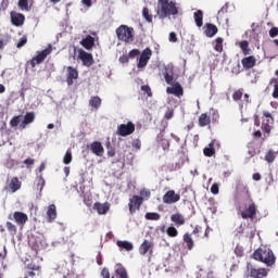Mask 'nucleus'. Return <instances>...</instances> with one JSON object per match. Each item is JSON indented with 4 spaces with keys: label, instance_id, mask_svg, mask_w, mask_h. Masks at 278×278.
I'll return each mask as SVG.
<instances>
[{
    "label": "nucleus",
    "instance_id": "f257e3e1",
    "mask_svg": "<svg viewBox=\"0 0 278 278\" xmlns=\"http://www.w3.org/2000/svg\"><path fill=\"white\" fill-rule=\"evenodd\" d=\"M156 14L159 18H169V16H177L179 14V7L177 2L170 0H157Z\"/></svg>",
    "mask_w": 278,
    "mask_h": 278
},
{
    "label": "nucleus",
    "instance_id": "f03ea898",
    "mask_svg": "<svg viewBox=\"0 0 278 278\" xmlns=\"http://www.w3.org/2000/svg\"><path fill=\"white\" fill-rule=\"evenodd\" d=\"M252 257L256 262H262L267 266H275V262L277 260L273 250L267 247L258 248L257 250H255L252 254Z\"/></svg>",
    "mask_w": 278,
    "mask_h": 278
},
{
    "label": "nucleus",
    "instance_id": "7ed1b4c3",
    "mask_svg": "<svg viewBox=\"0 0 278 278\" xmlns=\"http://www.w3.org/2000/svg\"><path fill=\"white\" fill-rule=\"evenodd\" d=\"M241 210V218L247 220V218H255L257 216V206H255V202L252 199H249L244 204L240 206Z\"/></svg>",
    "mask_w": 278,
    "mask_h": 278
},
{
    "label": "nucleus",
    "instance_id": "20e7f679",
    "mask_svg": "<svg viewBox=\"0 0 278 278\" xmlns=\"http://www.w3.org/2000/svg\"><path fill=\"white\" fill-rule=\"evenodd\" d=\"M52 52H53V47L49 45L42 51H38L36 56H34L30 61H28L27 64H30L31 68H36V66H38V64H42V62L47 60V56L51 55Z\"/></svg>",
    "mask_w": 278,
    "mask_h": 278
},
{
    "label": "nucleus",
    "instance_id": "39448f33",
    "mask_svg": "<svg viewBox=\"0 0 278 278\" xmlns=\"http://www.w3.org/2000/svg\"><path fill=\"white\" fill-rule=\"evenodd\" d=\"M134 27H129L127 25H121L116 29V35L118 40H122V42H131L134 40Z\"/></svg>",
    "mask_w": 278,
    "mask_h": 278
},
{
    "label": "nucleus",
    "instance_id": "423d86ee",
    "mask_svg": "<svg viewBox=\"0 0 278 278\" xmlns=\"http://www.w3.org/2000/svg\"><path fill=\"white\" fill-rule=\"evenodd\" d=\"M245 275L249 278H265L268 277V270L266 268H255L251 264H248Z\"/></svg>",
    "mask_w": 278,
    "mask_h": 278
},
{
    "label": "nucleus",
    "instance_id": "0eeeda50",
    "mask_svg": "<svg viewBox=\"0 0 278 278\" xmlns=\"http://www.w3.org/2000/svg\"><path fill=\"white\" fill-rule=\"evenodd\" d=\"M136 131V125L131 122H128L127 124H121L117 126L116 134L117 136H122V138H125L127 136H131Z\"/></svg>",
    "mask_w": 278,
    "mask_h": 278
},
{
    "label": "nucleus",
    "instance_id": "6e6552de",
    "mask_svg": "<svg viewBox=\"0 0 278 278\" xmlns=\"http://www.w3.org/2000/svg\"><path fill=\"white\" fill-rule=\"evenodd\" d=\"M151 55H153L151 48H146L137 59V68H146L149 60H151Z\"/></svg>",
    "mask_w": 278,
    "mask_h": 278
},
{
    "label": "nucleus",
    "instance_id": "1a4fd4ad",
    "mask_svg": "<svg viewBox=\"0 0 278 278\" xmlns=\"http://www.w3.org/2000/svg\"><path fill=\"white\" fill-rule=\"evenodd\" d=\"M263 121H262V126L261 129L265 131V134H270L273 127V123H275V118H273V115L268 113V111L263 112Z\"/></svg>",
    "mask_w": 278,
    "mask_h": 278
},
{
    "label": "nucleus",
    "instance_id": "9d476101",
    "mask_svg": "<svg viewBox=\"0 0 278 278\" xmlns=\"http://www.w3.org/2000/svg\"><path fill=\"white\" fill-rule=\"evenodd\" d=\"M142 203H144V199L142 197L132 195L128 202V207H129L130 214L138 212V210H140V207L142 206Z\"/></svg>",
    "mask_w": 278,
    "mask_h": 278
},
{
    "label": "nucleus",
    "instance_id": "9b49d317",
    "mask_svg": "<svg viewBox=\"0 0 278 278\" xmlns=\"http://www.w3.org/2000/svg\"><path fill=\"white\" fill-rule=\"evenodd\" d=\"M178 201H181V195L176 193L175 190H168L163 195V203L166 205H173V203H178Z\"/></svg>",
    "mask_w": 278,
    "mask_h": 278
},
{
    "label": "nucleus",
    "instance_id": "f8f14e48",
    "mask_svg": "<svg viewBox=\"0 0 278 278\" xmlns=\"http://www.w3.org/2000/svg\"><path fill=\"white\" fill-rule=\"evenodd\" d=\"M78 59L83 62V66H87L88 68H90V66L94 64V59L92 58V54L84 50L78 51Z\"/></svg>",
    "mask_w": 278,
    "mask_h": 278
},
{
    "label": "nucleus",
    "instance_id": "ddd939ff",
    "mask_svg": "<svg viewBox=\"0 0 278 278\" xmlns=\"http://www.w3.org/2000/svg\"><path fill=\"white\" fill-rule=\"evenodd\" d=\"M167 94H174V97H178V99H181L184 97V87L179 83H174L172 87L166 88Z\"/></svg>",
    "mask_w": 278,
    "mask_h": 278
},
{
    "label": "nucleus",
    "instance_id": "4468645a",
    "mask_svg": "<svg viewBox=\"0 0 278 278\" xmlns=\"http://www.w3.org/2000/svg\"><path fill=\"white\" fill-rule=\"evenodd\" d=\"M153 241H149L147 239L143 240L139 247V255H147V253H149V255H153Z\"/></svg>",
    "mask_w": 278,
    "mask_h": 278
},
{
    "label": "nucleus",
    "instance_id": "2eb2a0df",
    "mask_svg": "<svg viewBox=\"0 0 278 278\" xmlns=\"http://www.w3.org/2000/svg\"><path fill=\"white\" fill-rule=\"evenodd\" d=\"M78 78H79V72L75 67L68 66L67 76H66L67 86H73L75 79H78Z\"/></svg>",
    "mask_w": 278,
    "mask_h": 278
},
{
    "label": "nucleus",
    "instance_id": "dca6fc26",
    "mask_svg": "<svg viewBox=\"0 0 278 278\" xmlns=\"http://www.w3.org/2000/svg\"><path fill=\"white\" fill-rule=\"evenodd\" d=\"M13 219L15 220L16 225H20V227H25V224L29 220V217L27 214L17 211L13 213Z\"/></svg>",
    "mask_w": 278,
    "mask_h": 278
},
{
    "label": "nucleus",
    "instance_id": "f3484780",
    "mask_svg": "<svg viewBox=\"0 0 278 278\" xmlns=\"http://www.w3.org/2000/svg\"><path fill=\"white\" fill-rule=\"evenodd\" d=\"M11 23L15 27H21L25 23V15L23 13L11 12Z\"/></svg>",
    "mask_w": 278,
    "mask_h": 278
},
{
    "label": "nucleus",
    "instance_id": "a211bd4d",
    "mask_svg": "<svg viewBox=\"0 0 278 278\" xmlns=\"http://www.w3.org/2000/svg\"><path fill=\"white\" fill-rule=\"evenodd\" d=\"M241 64L245 71H251L257 64V59L254 55L245 56L241 60Z\"/></svg>",
    "mask_w": 278,
    "mask_h": 278
},
{
    "label": "nucleus",
    "instance_id": "6ab92c4d",
    "mask_svg": "<svg viewBox=\"0 0 278 278\" xmlns=\"http://www.w3.org/2000/svg\"><path fill=\"white\" fill-rule=\"evenodd\" d=\"M170 220L176 225V227H182V225H186V216L181 213L172 214Z\"/></svg>",
    "mask_w": 278,
    "mask_h": 278
},
{
    "label": "nucleus",
    "instance_id": "aec40b11",
    "mask_svg": "<svg viewBox=\"0 0 278 278\" xmlns=\"http://www.w3.org/2000/svg\"><path fill=\"white\" fill-rule=\"evenodd\" d=\"M93 210H96L100 215L108 214V212H110V203L96 202L93 204Z\"/></svg>",
    "mask_w": 278,
    "mask_h": 278
},
{
    "label": "nucleus",
    "instance_id": "412c9836",
    "mask_svg": "<svg viewBox=\"0 0 278 278\" xmlns=\"http://www.w3.org/2000/svg\"><path fill=\"white\" fill-rule=\"evenodd\" d=\"M114 278H129L127 268L123 264L115 265V277Z\"/></svg>",
    "mask_w": 278,
    "mask_h": 278
},
{
    "label": "nucleus",
    "instance_id": "4be33fe9",
    "mask_svg": "<svg viewBox=\"0 0 278 278\" xmlns=\"http://www.w3.org/2000/svg\"><path fill=\"white\" fill-rule=\"evenodd\" d=\"M91 152L97 155L98 157H101L104 153V149H103V146L101 144V142L99 141H94L91 143Z\"/></svg>",
    "mask_w": 278,
    "mask_h": 278
},
{
    "label": "nucleus",
    "instance_id": "5701e85b",
    "mask_svg": "<svg viewBox=\"0 0 278 278\" xmlns=\"http://www.w3.org/2000/svg\"><path fill=\"white\" fill-rule=\"evenodd\" d=\"M55 218H58V211L55 208V204H50L47 211V222L53 223Z\"/></svg>",
    "mask_w": 278,
    "mask_h": 278
},
{
    "label": "nucleus",
    "instance_id": "b1692460",
    "mask_svg": "<svg viewBox=\"0 0 278 278\" xmlns=\"http://www.w3.org/2000/svg\"><path fill=\"white\" fill-rule=\"evenodd\" d=\"M34 121H36V114H34V112L26 113L22 124L20 125L21 129H25V127L34 123Z\"/></svg>",
    "mask_w": 278,
    "mask_h": 278
},
{
    "label": "nucleus",
    "instance_id": "393cba45",
    "mask_svg": "<svg viewBox=\"0 0 278 278\" xmlns=\"http://www.w3.org/2000/svg\"><path fill=\"white\" fill-rule=\"evenodd\" d=\"M210 123H212V116L210 114L202 113L199 116V119H198L199 127H207V125H210Z\"/></svg>",
    "mask_w": 278,
    "mask_h": 278
},
{
    "label": "nucleus",
    "instance_id": "a878e982",
    "mask_svg": "<svg viewBox=\"0 0 278 278\" xmlns=\"http://www.w3.org/2000/svg\"><path fill=\"white\" fill-rule=\"evenodd\" d=\"M17 5L22 12H29L34 5V0H18Z\"/></svg>",
    "mask_w": 278,
    "mask_h": 278
},
{
    "label": "nucleus",
    "instance_id": "bb28decb",
    "mask_svg": "<svg viewBox=\"0 0 278 278\" xmlns=\"http://www.w3.org/2000/svg\"><path fill=\"white\" fill-rule=\"evenodd\" d=\"M204 34L207 36V38H214V36L218 34V27H216L214 24H206Z\"/></svg>",
    "mask_w": 278,
    "mask_h": 278
},
{
    "label": "nucleus",
    "instance_id": "cd10ccee",
    "mask_svg": "<svg viewBox=\"0 0 278 278\" xmlns=\"http://www.w3.org/2000/svg\"><path fill=\"white\" fill-rule=\"evenodd\" d=\"M81 47H84V49H87V51H90V49H92V47H94V37L88 35L86 38H84L80 41Z\"/></svg>",
    "mask_w": 278,
    "mask_h": 278
},
{
    "label": "nucleus",
    "instance_id": "c85d7f7f",
    "mask_svg": "<svg viewBox=\"0 0 278 278\" xmlns=\"http://www.w3.org/2000/svg\"><path fill=\"white\" fill-rule=\"evenodd\" d=\"M22 182L18 180V177H13L9 182V190L12 192H18L21 190Z\"/></svg>",
    "mask_w": 278,
    "mask_h": 278
},
{
    "label": "nucleus",
    "instance_id": "c756f323",
    "mask_svg": "<svg viewBox=\"0 0 278 278\" xmlns=\"http://www.w3.org/2000/svg\"><path fill=\"white\" fill-rule=\"evenodd\" d=\"M184 242L187 244L188 251H192L194 249V240L192 239V235L190 233H185L182 236Z\"/></svg>",
    "mask_w": 278,
    "mask_h": 278
},
{
    "label": "nucleus",
    "instance_id": "7c9ffc66",
    "mask_svg": "<svg viewBox=\"0 0 278 278\" xmlns=\"http://www.w3.org/2000/svg\"><path fill=\"white\" fill-rule=\"evenodd\" d=\"M80 197L87 207H92V193L81 191Z\"/></svg>",
    "mask_w": 278,
    "mask_h": 278
},
{
    "label": "nucleus",
    "instance_id": "2f4dec72",
    "mask_svg": "<svg viewBox=\"0 0 278 278\" xmlns=\"http://www.w3.org/2000/svg\"><path fill=\"white\" fill-rule=\"evenodd\" d=\"M89 105L93 110H99L101 108V98L99 96H93L89 100Z\"/></svg>",
    "mask_w": 278,
    "mask_h": 278
},
{
    "label": "nucleus",
    "instance_id": "473e14b6",
    "mask_svg": "<svg viewBox=\"0 0 278 278\" xmlns=\"http://www.w3.org/2000/svg\"><path fill=\"white\" fill-rule=\"evenodd\" d=\"M197 27H203V11L198 10L193 13Z\"/></svg>",
    "mask_w": 278,
    "mask_h": 278
},
{
    "label": "nucleus",
    "instance_id": "72a5a7b5",
    "mask_svg": "<svg viewBox=\"0 0 278 278\" xmlns=\"http://www.w3.org/2000/svg\"><path fill=\"white\" fill-rule=\"evenodd\" d=\"M116 245L125 251H134V243L129 241H117Z\"/></svg>",
    "mask_w": 278,
    "mask_h": 278
},
{
    "label": "nucleus",
    "instance_id": "f704fd0d",
    "mask_svg": "<svg viewBox=\"0 0 278 278\" xmlns=\"http://www.w3.org/2000/svg\"><path fill=\"white\" fill-rule=\"evenodd\" d=\"M239 47H240L243 55H251V48H249V41H247V40L240 41Z\"/></svg>",
    "mask_w": 278,
    "mask_h": 278
},
{
    "label": "nucleus",
    "instance_id": "c9c22d12",
    "mask_svg": "<svg viewBox=\"0 0 278 278\" xmlns=\"http://www.w3.org/2000/svg\"><path fill=\"white\" fill-rule=\"evenodd\" d=\"M275 160H277V152H275L274 150H268L265 154V162H267L268 164H273Z\"/></svg>",
    "mask_w": 278,
    "mask_h": 278
},
{
    "label": "nucleus",
    "instance_id": "e433bc0d",
    "mask_svg": "<svg viewBox=\"0 0 278 278\" xmlns=\"http://www.w3.org/2000/svg\"><path fill=\"white\" fill-rule=\"evenodd\" d=\"M166 233L168 238H177L179 236V230L175 226H169L166 228Z\"/></svg>",
    "mask_w": 278,
    "mask_h": 278
},
{
    "label": "nucleus",
    "instance_id": "4c0bfd02",
    "mask_svg": "<svg viewBox=\"0 0 278 278\" xmlns=\"http://www.w3.org/2000/svg\"><path fill=\"white\" fill-rule=\"evenodd\" d=\"M244 96V88H239L232 93V99L235 101H242V97Z\"/></svg>",
    "mask_w": 278,
    "mask_h": 278
},
{
    "label": "nucleus",
    "instance_id": "58836bf2",
    "mask_svg": "<svg viewBox=\"0 0 278 278\" xmlns=\"http://www.w3.org/2000/svg\"><path fill=\"white\" fill-rule=\"evenodd\" d=\"M223 42H224L223 37H217L215 39L214 49H215V51H217V53H223Z\"/></svg>",
    "mask_w": 278,
    "mask_h": 278
},
{
    "label": "nucleus",
    "instance_id": "ea45409f",
    "mask_svg": "<svg viewBox=\"0 0 278 278\" xmlns=\"http://www.w3.org/2000/svg\"><path fill=\"white\" fill-rule=\"evenodd\" d=\"M142 16L147 21V23H153V15L149 13V8L144 7L142 9Z\"/></svg>",
    "mask_w": 278,
    "mask_h": 278
},
{
    "label": "nucleus",
    "instance_id": "a19ab883",
    "mask_svg": "<svg viewBox=\"0 0 278 278\" xmlns=\"http://www.w3.org/2000/svg\"><path fill=\"white\" fill-rule=\"evenodd\" d=\"M146 220H160V218H162V216L160 215V213H147L146 214Z\"/></svg>",
    "mask_w": 278,
    "mask_h": 278
},
{
    "label": "nucleus",
    "instance_id": "79ce46f5",
    "mask_svg": "<svg viewBox=\"0 0 278 278\" xmlns=\"http://www.w3.org/2000/svg\"><path fill=\"white\" fill-rule=\"evenodd\" d=\"M5 227L11 236H16V226L11 222L5 223Z\"/></svg>",
    "mask_w": 278,
    "mask_h": 278
},
{
    "label": "nucleus",
    "instance_id": "37998d69",
    "mask_svg": "<svg viewBox=\"0 0 278 278\" xmlns=\"http://www.w3.org/2000/svg\"><path fill=\"white\" fill-rule=\"evenodd\" d=\"M164 79L166 81V84H168V86H173L175 83V76H173L172 74H169L168 72L164 73Z\"/></svg>",
    "mask_w": 278,
    "mask_h": 278
},
{
    "label": "nucleus",
    "instance_id": "c03bdc74",
    "mask_svg": "<svg viewBox=\"0 0 278 278\" xmlns=\"http://www.w3.org/2000/svg\"><path fill=\"white\" fill-rule=\"evenodd\" d=\"M72 162H73V152H71V150H67L63 157V164H71Z\"/></svg>",
    "mask_w": 278,
    "mask_h": 278
},
{
    "label": "nucleus",
    "instance_id": "a18cd8bd",
    "mask_svg": "<svg viewBox=\"0 0 278 278\" xmlns=\"http://www.w3.org/2000/svg\"><path fill=\"white\" fill-rule=\"evenodd\" d=\"M22 118H23L22 115L14 116V117L10 121L11 127H18V125H21V119H22Z\"/></svg>",
    "mask_w": 278,
    "mask_h": 278
},
{
    "label": "nucleus",
    "instance_id": "49530a36",
    "mask_svg": "<svg viewBox=\"0 0 278 278\" xmlns=\"http://www.w3.org/2000/svg\"><path fill=\"white\" fill-rule=\"evenodd\" d=\"M210 147L211 148H204L203 150L205 157H212L216 153V150L212 147V144H210Z\"/></svg>",
    "mask_w": 278,
    "mask_h": 278
},
{
    "label": "nucleus",
    "instance_id": "de8ad7c7",
    "mask_svg": "<svg viewBox=\"0 0 278 278\" xmlns=\"http://www.w3.org/2000/svg\"><path fill=\"white\" fill-rule=\"evenodd\" d=\"M142 92H144L148 97H153V92L151 91V87L149 85L141 86Z\"/></svg>",
    "mask_w": 278,
    "mask_h": 278
},
{
    "label": "nucleus",
    "instance_id": "09e8293b",
    "mask_svg": "<svg viewBox=\"0 0 278 278\" xmlns=\"http://www.w3.org/2000/svg\"><path fill=\"white\" fill-rule=\"evenodd\" d=\"M138 55H140V50L138 49H132L128 53V58H130V60L138 58Z\"/></svg>",
    "mask_w": 278,
    "mask_h": 278
},
{
    "label": "nucleus",
    "instance_id": "8fccbe9b",
    "mask_svg": "<svg viewBox=\"0 0 278 278\" xmlns=\"http://www.w3.org/2000/svg\"><path fill=\"white\" fill-rule=\"evenodd\" d=\"M27 45V37L24 36L20 39V41L16 43V48L21 49Z\"/></svg>",
    "mask_w": 278,
    "mask_h": 278
},
{
    "label": "nucleus",
    "instance_id": "3c124183",
    "mask_svg": "<svg viewBox=\"0 0 278 278\" xmlns=\"http://www.w3.org/2000/svg\"><path fill=\"white\" fill-rule=\"evenodd\" d=\"M161 147L163 151H168V149H170V141H168V139L161 141Z\"/></svg>",
    "mask_w": 278,
    "mask_h": 278
},
{
    "label": "nucleus",
    "instance_id": "603ef678",
    "mask_svg": "<svg viewBox=\"0 0 278 278\" xmlns=\"http://www.w3.org/2000/svg\"><path fill=\"white\" fill-rule=\"evenodd\" d=\"M139 197H141V199H149L150 197H151V191H149V190H147V189H142L141 191H140V195Z\"/></svg>",
    "mask_w": 278,
    "mask_h": 278
},
{
    "label": "nucleus",
    "instance_id": "864d4df0",
    "mask_svg": "<svg viewBox=\"0 0 278 278\" xmlns=\"http://www.w3.org/2000/svg\"><path fill=\"white\" fill-rule=\"evenodd\" d=\"M8 45V36L0 35V49H3Z\"/></svg>",
    "mask_w": 278,
    "mask_h": 278
},
{
    "label": "nucleus",
    "instance_id": "5fc2aeb1",
    "mask_svg": "<svg viewBox=\"0 0 278 278\" xmlns=\"http://www.w3.org/2000/svg\"><path fill=\"white\" fill-rule=\"evenodd\" d=\"M121 64H129V54H123L119 56Z\"/></svg>",
    "mask_w": 278,
    "mask_h": 278
},
{
    "label": "nucleus",
    "instance_id": "6e6d98bb",
    "mask_svg": "<svg viewBox=\"0 0 278 278\" xmlns=\"http://www.w3.org/2000/svg\"><path fill=\"white\" fill-rule=\"evenodd\" d=\"M101 277L102 278H114V276L110 277V269H108L105 267L101 270Z\"/></svg>",
    "mask_w": 278,
    "mask_h": 278
},
{
    "label": "nucleus",
    "instance_id": "4d7b16f0",
    "mask_svg": "<svg viewBox=\"0 0 278 278\" xmlns=\"http://www.w3.org/2000/svg\"><path fill=\"white\" fill-rule=\"evenodd\" d=\"M269 36H270V38H277L278 28L277 27H271L270 30H269Z\"/></svg>",
    "mask_w": 278,
    "mask_h": 278
},
{
    "label": "nucleus",
    "instance_id": "13d9d810",
    "mask_svg": "<svg viewBox=\"0 0 278 278\" xmlns=\"http://www.w3.org/2000/svg\"><path fill=\"white\" fill-rule=\"evenodd\" d=\"M211 192L212 194H218L219 192V187H218V184L214 182L211 187Z\"/></svg>",
    "mask_w": 278,
    "mask_h": 278
},
{
    "label": "nucleus",
    "instance_id": "bf43d9fd",
    "mask_svg": "<svg viewBox=\"0 0 278 278\" xmlns=\"http://www.w3.org/2000/svg\"><path fill=\"white\" fill-rule=\"evenodd\" d=\"M108 155L109 157H114V155H116V150H114V148L110 147V143L108 144Z\"/></svg>",
    "mask_w": 278,
    "mask_h": 278
},
{
    "label": "nucleus",
    "instance_id": "052dcab7",
    "mask_svg": "<svg viewBox=\"0 0 278 278\" xmlns=\"http://www.w3.org/2000/svg\"><path fill=\"white\" fill-rule=\"evenodd\" d=\"M132 147L134 149H140V147H142V142L140 141V139H135L132 141Z\"/></svg>",
    "mask_w": 278,
    "mask_h": 278
},
{
    "label": "nucleus",
    "instance_id": "680f3d73",
    "mask_svg": "<svg viewBox=\"0 0 278 278\" xmlns=\"http://www.w3.org/2000/svg\"><path fill=\"white\" fill-rule=\"evenodd\" d=\"M23 164H26L27 168H29V166H34L35 161L34 159H26L24 160Z\"/></svg>",
    "mask_w": 278,
    "mask_h": 278
},
{
    "label": "nucleus",
    "instance_id": "e2e57ef3",
    "mask_svg": "<svg viewBox=\"0 0 278 278\" xmlns=\"http://www.w3.org/2000/svg\"><path fill=\"white\" fill-rule=\"evenodd\" d=\"M252 179L254 181H261L262 180V174L261 173L253 174Z\"/></svg>",
    "mask_w": 278,
    "mask_h": 278
},
{
    "label": "nucleus",
    "instance_id": "0e129e2a",
    "mask_svg": "<svg viewBox=\"0 0 278 278\" xmlns=\"http://www.w3.org/2000/svg\"><path fill=\"white\" fill-rule=\"evenodd\" d=\"M274 99H278V85H274V91L271 93Z\"/></svg>",
    "mask_w": 278,
    "mask_h": 278
},
{
    "label": "nucleus",
    "instance_id": "69168bd1",
    "mask_svg": "<svg viewBox=\"0 0 278 278\" xmlns=\"http://www.w3.org/2000/svg\"><path fill=\"white\" fill-rule=\"evenodd\" d=\"M163 140H166L164 138V131H161L157 136H156V142H163Z\"/></svg>",
    "mask_w": 278,
    "mask_h": 278
},
{
    "label": "nucleus",
    "instance_id": "338daca9",
    "mask_svg": "<svg viewBox=\"0 0 278 278\" xmlns=\"http://www.w3.org/2000/svg\"><path fill=\"white\" fill-rule=\"evenodd\" d=\"M169 42H177V34L175 33L169 34Z\"/></svg>",
    "mask_w": 278,
    "mask_h": 278
},
{
    "label": "nucleus",
    "instance_id": "774afa93",
    "mask_svg": "<svg viewBox=\"0 0 278 278\" xmlns=\"http://www.w3.org/2000/svg\"><path fill=\"white\" fill-rule=\"evenodd\" d=\"M173 116H174V112L173 111H167L165 113L166 121H170V118H173Z\"/></svg>",
    "mask_w": 278,
    "mask_h": 278
}]
</instances>
